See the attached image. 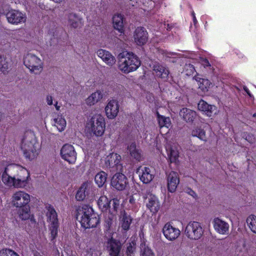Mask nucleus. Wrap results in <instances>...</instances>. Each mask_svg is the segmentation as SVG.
I'll return each mask as SVG.
<instances>
[{"label":"nucleus","instance_id":"obj_1","mask_svg":"<svg viewBox=\"0 0 256 256\" xmlns=\"http://www.w3.org/2000/svg\"><path fill=\"white\" fill-rule=\"evenodd\" d=\"M40 144L34 132L31 130L26 131L22 139L20 148L25 158L33 160L38 154Z\"/></svg>","mask_w":256,"mask_h":256},{"label":"nucleus","instance_id":"obj_2","mask_svg":"<svg viewBox=\"0 0 256 256\" xmlns=\"http://www.w3.org/2000/svg\"><path fill=\"white\" fill-rule=\"evenodd\" d=\"M118 68L125 74L136 70L140 66L141 62L138 56L132 52H127L124 55L119 54Z\"/></svg>","mask_w":256,"mask_h":256},{"label":"nucleus","instance_id":"obj_3","mask_svg":"<svg viewBox=\"0 0 256 256\" xmlns=\"http://www.w3.org/2000/svg\"><path fill=\"white\" fill-rule=\"evenodd\" d=\"M79 216H80L81 225L85 228H95L100 222L98 215L87 205L84 206L78 212L77 218Z\"/></svg>","mask_w":256,"mask_h":256},{"label":"nucleus","instance_id":"obj_4","mask_svg":"<svg viewBox=\"0 0 256 256\" xmlns=\"http://www.w3.org/2000/svg\"><path fill=\"white\" fill-rule=\"evenodd\" d=\"M47 210L46 216H48V221L50 224L49 229L50 232V238L52 240H53L58 235L59 227L58 215L53 207L48 206Z\"/></svg>","mask_w":256,"mask_h":256},{"label":"nucleus","instance_id":"obj_5","mask_svg":"<svg viewBox=\"0 0 256 256\" xmlns=\"http://www.w3.org/2000/svg\"><path fill=\"white\" fill-rule=\"evenodd\" d=\"M186 236L192 240H198L204 234L202 224L197 222H190L186 227L184 230Z\"/></svg>","mask_w":256,"mask_h":256},{"label":"nucleus","instance_id":"obj_6","mask_svg":"<svg viewBox=\"0 0 256 256\" xmlns=\"http://www.w3.org/2000/svg\"><path fill=\"white\" fill-rule=\"evenodd\" d=\"M24 64L31 72L39 74L42 69L40 58L34 54H28L24 58Z\"/></svg>","mask_w":256,"mask_h":256},{"label":"nucleus","instance_id":"obj_7","mask_svg":"<svg viewBox=\"0 0 256 256\" xmlns=\"http://www.w3.org/2000/svg\"><path fill=\"white\" fill-rule=\"evenodd\" d=\"M92 131L97 136H102L105 130L106 123L104 118L100 114L95 115L92 118Z\"/></svg>","mask_w":256,"mask_h":256},{"label":"nucleus","instance_id":"obj_8","mask_svg":"<svg viewBox=\"0 0 256 256\" xmlns=\"http://www.w3.org/2000/svg\"><path fill=\"white\" fill-rule=\"evenodd\" d=\"M12 204L16 208H22L28 206L30 202V196L24 191L16 192L12 196Z\"/></svg>","mask_w":256,"mask_h":256},{"label":"nucleus","instance_id":"obj_9","mask_svg":"<svg viewBox=\"0 0 256 256\" xmlns=\"http://www.w3.org/2000/svg\"><path fill=\"white\" fill-rule=\"evenodd\" d=\"M20 168V171L14 176V188H22L26 186L30 178V174L28 170L24 168L16 166Z\"/></svg>","mask_w":256,"mask_h":256},{"label":"nucleus","instance_id":"obj_10","mask_svg":"<svg viewBox=\"0 0 256 256\" xmlns=\"http://www.w3.org/2000/svg\"><path fill=\"white\" fill-rule=\"evenodd\" d=\"M110 184L115 189L122 190L128 184V178L123 174L118 172L112 177Z\"/></svg>","mask_w":256,"mask_h":256},{"label":"nucleus","instance_id":"obj_11","mask_svg":"<svg viewBox=\"0 0 256 256\" xmlns=\"http://www.w3.org/2000/svg\"><path fill=\"white\" fill-rule=\"evenodd\" d=\"M162 232L165 238L170 241L176 240L180 234V231L178 228L173 226L168 222L164 224Z\"/></svg>","mask_w":256,"mask_h":256},{"label":"nucleus","instance_id":"obj_12","mask_svg":"<svg viewBox=\"0 0 256 256\" xmlns=\"http://www.w3.org/2000/svg\"><path fill=\"white\" fill-rule=\"evenodd\" d=\"M6 18L8 22L18 24L24 22L26 20V16L18 10H12L6 14Z\"/></svg>","mask_w":256,"mask_h":256},{"label":"nucleus","instance_id":"obj_13","mask_svg":"<svg viewBox=\"0 0 256 256\" xmlns=\"http://www.w3.org/2000/svg\"><path fill=\"white\" fill-rule=\"evenodd\" d=\"M134 38L136 44L143 46L148 42V32L144 28L138 27L134 32Z\"/></svg>","mask_w":256,"mask_h":256},{"label":"nucleus","instance_id":"obj_14","mask_svg":"<svg viewBox=\"0 0 256 256\" xmlns=\"http://www.w3.org/2000/svg\"><path fill=\"white\" fill-rule=\"evenodd\" d=\"M119 107L118 100H110L105 108V112L108 118L109 119L115 118L119 112Z\"/></svg>","mask_w":256,"mask_h":256},{"label":"nucleus","instance_id":"obj_15","mask_svg":"<svg viewBox=\"0 0 256 256\" xmlns=\"http://www.w3.org/2000/svg\"><path fill=\"white\" fill-rule=\"evenodd\" d=\"M166 180L168 191L170 192H174L180 183L178 174L175 172H170L167 174Z\"/></svg>","mask_w":256,"mask_h":256},{"label":"nucleus","instance_id":"obj_16","mask_svg":"<svg viewBox=\"0 0 256 256\" xmlns=\"http://www.w3.org/2000/svg\"><path fill=\"white\" fill-rule=\"evenodd\" d=\"M60 154L64 160H76V152L71 144H64L61 148Z\"/></svg>","mask_w":256,"mask_h":256},{"label":"nucleus","instance_id":"obj_17","mask_svg":"<svg viewBox=\"0 0 256 256\" xmlns=\"http://www.w3.org/2000/svg\"><path fill=\"white\" fill-rule=\"evenodd\" d=\"M92 190V188L91 183L88 182H84L78 190L76 195V198L78 201L82 200Z\"/></svg>","mask_w":256,"mask_h":256},{"label":"nucleus","instance_id":"obj_18","mask_svg":"<svg viewBox=\"0 0 256 256\" xmlns=\"http://www.w3.org/2000/svg\"><path fill=\"white\" fill-rule=\"evenodd\" d=\"M200 110L203 112L206 115L210 117L218 112L217 108L214 105L208 104L204 100H200L198 106Z\"/></svg>","mask_w":256,"mask_h":256},{"label":"nucleus","instance_id":"obj_19","mask_svg":"<svg viewBox=\"0 0 256 256\" xmlns=\"http://www.w3.org/2000/svg\"><path fill=\"white\" fill-rule=\"evenodd\" d=\"M214 227L216 231L220 234H228V224L218 218L214 220Z\"/></svg>","mask_w":256,"mask_h":256},{"label":"nucleus","instance_id":"obj_20","mask_svg":"<svg viewBox=\"0 0 256 256\" xmlns=\"http://www.w3.org/2000/svg\"><path fill=\"white\" fill-rule=\"evenodd\" d=\"M108 250L110 256H118L122 248L120 242L113 238L108 242Z\"/></svg>","mask_w":256,"mask_h":256},{"label":"nucleus","instance_id":"obj_21","mask_svg":"<svg viewBox=\"0 0 256 256\" xmlns=\"http://www.w3.org/2000/svg\"><path fill=\"white\" fill-rule=\"evenodd\" d=\"M97 54L108 66H112L116 62L115 58L110 52L106 50L100 49L98 50Z\"/></svg>","mask_w":256,"mask_h":256},{"label":"nucleus","instance_id":"obj_22","mask_svg":"<svg viewBox=\"0 0 256 256\" xmlns=\"http://www.w3.org/2000/svg\"><path fill=\"white\" fill-rule=\"evenodd\" d=\"M119 220L120 224L122 230H129L132 220V218L130 214H127L124 210L121 211Z\"/></svg>","mask_w":256,"mask_h":256},{"label":"nucleus","instance_id":"obj_23","mask_svg":"<svg viewBox=\"0 0 256 256\" xmlns=\"http://www.w3.org/2000/svg\"><path fill=\"white\" fill-rule=\"evenodd\" d=\"M154 70L156 73V76L160 78L164 81L168 80L170 74L168 68L160 64H156L154 66Z\"/></svg>","mask_w":256,"mask_h":256},{"label":"nucleus","instance_id":"obj_24","mask_svg":"<svg viewBox=\"0 0 256 256\" xmlns=\"http://www.w3.org/2000/svg\"><path fill=\"white\" fill-rule=\"evenodd\" d=\"M146 206L152 212L156 214L159 210L160 204L158 198L155 196L150 195L148 198Z\"/></svg>","mask_w":256,"mask_h":256},{"label":"nucleus","instance_id":"obj_25","mask_svg":"<svg viewBox=\"0 0 256 256\" xmlns=\"http://www.w3.org/2000/svg\"><path fill=\"white\" fill-rule=\"evenodd\" d=\"M124 15L120 14H115L112 17L114 28L120 33L124 32Z\"/></svg>","mask_w":256,"mask_h":256},{"label":"nucleus","instance_id":"obj_26","mask_svg":"<svg viewBox=\"0 0 256 256\" xmlns=\"http://www.w3.org/2000/svg\"><path fill=\"white\" fill-rule=\"evenodd\" d=\"M122 161H106L105 166L110 172H123L125 166Z\"/></svg>","mask_w":256,"mask_h":256},{"label":"nucleus","instance_id":"obj_27","mask_svg":"<svg viewBox=\"0 0 256 256\" xmlns=\"http://www.w3.org/2000/svg\"><path fill=\"white\" fill-rule=\"evenodd\" d=\"M180 114L187 122H193L196 116L195 111L188 108H182L180 110Z\"/></svg>","mask_w":256,"mask_h":256},{"label":"nucleus","instance_id":"obj_28","mask_svg":"<svg viewBox=\"0 0 256 256\" xmlns=\"http://www.w3.org/2000/svg\"><path fill=\"white\" fill-rule=\"evenodd\" d=\"M82 19L76 14L70 13L68 16L69 24L74 28H77L82 24Z\"/></svg>","mask_w":256,"mask_h":256},{"label":"nucleus","instance_id":"obj_29","mask_svg":"<svg viewBox=\"0 0 256 256\" xmlns=\"http://www.w3.org/2000/svg\"><path fill=\"white\" fill-rule=\"evenodd\" d=\"M153 178L154 176L148 168L144 167L142 169V174H140V178L144 184L150 182Z\"/></svg>","mask_w":256,"mask_h":256},{"label":"nucleus","instance_id":"obj_30","mask_svg":"<svg viewBox=\"0 0 256 256\" xmlns=\"http://www.w3.org/2000/svg\"><path fill=\"white\" fill-rule=\"evenodd\" d=\"M128 150L130 156L135 159V160H140L141 158V150L136 148V142H132L129 146H128Z\"/></svg>","mask_w":256,"mask_h":256},{"label":"nucleus","instance_id":"obj_31","mask_svg":"<svg viewBox=\"0 0 256 256\" xmlns=\"http://www.w3.org/2000/svg\"><path fill=\"white\" fill-rule=\"evenodd\" d=\"M158 125L160 128H168L171 126V121L168 117L160 115L158 112L156 113Z\"/></svg>","mask_w":256,"mask_h":256},{"label":"nucleus","instance_id":"obj_32","mask_svg":"<svg viewBox=\"0 0 256 256\" xmlns=\"http://www.w3.org/2000/svg\"><path fill=\"white\" fill-rule=\"evenodd\" d=\"M102 98V95L100 92L96 91L93 92L86 100V103L88 106H93L98 102Z\"/></svg>","mask_w":256,"mask_h":256},{"label":"nucleus","instance_id":"obj_33","mask_svg":"<svg viewBox=\"0 0 256 256\" xmlns=\"http://www.w3.org/2000/svg\"><path fill=\"white\" fill-rule=\"evenodd\" d=\"M192 136L194 137H197L204 142L207 141V137L205 130L201 127H196L192 131Z\"/></svg>","mask_w":256,"mask_h":256},{"label":"nucleus","instance_id":"obj_34","mask_svg":"<svg viewBox=\"0 0 256 256\" xmlns=\"http://www.w3.org/2000/svg\"><path fill=\"white\" fill-rule=\"evenodd\" d=\"M98 208L102 212L106 211L110 206V201L106 196L100 197L97 202Z\"/></svg>","mask_w":256,"mask_h":256},{"label":"nucleus","instance_id":"obj_35","mask_svg":"<svg viewBox=\"0 0 256 256\" xmlns=\"http://www.w3.org/2000/svg\"><path fill=\"white\" fill-rule=\"evenodd\" d=\"M168 160H178L179 152L176 147L170 146L166 148Z\"/></svg>","mask_w":256,"mask_h":256},{"label":"nucleus","instance_id":"obj_36","mask_svg":"<svg viewBox=\"0 0 256 256\" xmlns=\"http://www.w3.org/2000/svg\"><path fill=\"white\" fill-rule=\"evenodd\" d=\"M54 126L56 127L59 132L63 131L66 126V121L62 115H58L56 118H54Z\"/></svg>","mask_w":256,"mask_h":256},{"label":"nucleus","instance_id":"obj_37","mask_svg":"<svg viewBox=\"0 0 256 256\" xmlns=\"http://www.w3.org/2000/svg\"><path fill=\"white\" fill-rule=\"evenodd\" d=\"M18 210V214L20 218L22 220H26L30 218V208L29 206H26L20 208Z\"/></svg>","mask_w":256,"mask_h":256},{"label":"nucleus","instance_id":"obj_38","mask_svg":"<svg viewBox=\"0 0 256 256\" xmlns=\"http://www.w3.org/2000/svg\"><path fill=\"white\" fill-rule=\"evenodd\" d=\"M106 178L107 174L104 172H100L96 175L94 180L98 186L102 187L106 182Z\"/></svg>","mask_w":256,"mask_h":256},{"label":"nucleus","instance_id":"obj_39","mask_svg":"<svg viewBox=\"0 0 256 256\" xmlns=\"http://www.w3.org/2000/svg\"><path fill=\"white\" fill-rule=\"evenodd\" d=\"M8 168H6L5 171L2 174V182L6 186H14V177H12L7 174L6 170Z\"/></svg>","mask_w":256,"mask_h":256},{"label":"nucleus","instance_id":"obj_40","mask_svg":"<svg viewBox=\"0 0 256 256\" xmlns=\"http://www.w3.org/2000/svg\"><path fill=\"white\" fill-rule=\"evenodd\" d=\"M246 224L250 229L256 234V216L251 214L246 219Z\"/></svg>","mask_w":256,"mask_h":256},{"label":"nucleus","instance_id":"obj_41","mask_svg":"<svg viewBox=\"0 0 256 256\" xmlns=\"http://www.w3.org/2000/svg\"><path fill=\"white\" fill-rule=\"evenodd\" d=\"M120 207V200L118 198H113L110 200V206L108 208L110 212L115 214Z\"/></svg>","mask_w":256,"mask_h":256},{"label":"nucleus","instance_id":"obj_42","mask_svg":"<svg viewBox=\"0 0 256 256\" xmlns=\"http://www.w3.org/2000/svg\"><path fill=\"white\" fill-rule=\"evenodd\" d=\"M10 68V64L6 60V58L0 56V70L4 74L8 72Z\"/></svg>","mask_w":256,"mask_h":256},{"label":"nucleus","instance_id":"obj_43","mask_svg":"<svg viewBox=\"0 0 256 256\" xmlns=\"http://www.w3.org/2000/svg\"><path fill=\"white\" fill-rule=\"evenodd\" d=\"M113 223V216L111 215L109 216L108 218H105L104 223V227L105 228L106 230L108 232H110V230L112 227Z\"/></svg>","mask_w":256,"mask_h":256},{"label":"nucleus","instance_id":"obj_44","mask_svg":"<svg viewBox=\"0 0 256 256\" xmlns=\"http://www.w3.org/2000/svg\"><path fill=\"white\" fill-rule=\"evenodd\" d=\"M210 82L208 79L200 78L198 80V86L202 90H206L210 85Z\"/></svg>","mask_w":256,"mask_h":256},{"label":"nucleus","instance_id":"obj_45","mask_svg":"<svg viewBox=\"0 0 256 256\" xmlns=\"http://www.w3.org/2000/svg\"><path fill=\"white\" fill-rule=\"evenodd\" d=\"M0 256H19L14 251L9 249L5 248L0 250Z\"/></svg>","mask_w":256,"mask_h":256},{"label":"nucleus","instance_id":"obj_46","mask_svg":"<svg viewBox=\"0 0 256 256\" xmlns=\"http://www.w3.org/2000/svg\"><path fill=\"white\" fill-rule=\"evenodd\" d=\"M142 256H154L152 250L148 246H144L142 250Z\"/></svg>","mask_w":256,"mask_h":256},{"label":"nucleus","instance_id":"obj_47","mask_svg":"<svg viewBox=\"0 0 256 256\" xmlns=\"http://www.w3.org/2000/svg\"><path fill=\"white\" fill-rule=\"evenodd\" d=\"M185 70L186 75L192 74L195 70L194 67L192 64H189L186 65L185 67Z\"/></svg>","mask_w":256,"mask_h":256},{"label":"nucleus","instance_id":"obj_48","mask_svg":"<svg viewBox=\"0 0 256 256\" xmlns=\"http://www.w3.org/2000/svg\"><path fill=\"white\" fill-rule=\"evenodd\" d=\"M244 136L245 137V139L250 143H253L254 141V135L250 133L244 132Z\"/></svg>","mask_w":256,"mask_h":256},{"label":"nucleus","instance_id":"obj_49","mask_svg":"<svg viewBox=\"0 0 256 256\" xmlns=\"http://www.w3.org/2000/svg\"><path fill=\"white\" fill-rule=\"evenodd\" d=\"M88 252L91 254L92 256H98L99 252L94 248H90Z\"/></svg>","mask_w":256,"mask_h":256},{"label":"nucleus","instance_id":"obj_50","mask_svg":"<svg viewBox=\"0 0 256 256\" xmlns=\"http://www.w3.org/2000/svg\"><path fill=\"white\" fill-rule=\"evenodd\" d=\"M110 158H113L114 160H121V156L120 154L114 152L110 154Z\"/></svg>","mask_w":256,"mask_h":256},{"label":"nucleus","instance_id":"obj_51","mask_svg":"<svg viewBox=\"0 0 256 256\" xmlns=\"http://www.w3.org/2000/svg\"><path fill=\"white\" fill-rule=\"evenodd\" d=\"M134 244H130L129 246L127 248L126 252L129 254H132L134 250V248L133 246Z\"/></svg>","mask_w":256,"mask_h":256},{"label":"nucleus","instance_id":"obj_52","mask_svg":"<svg viewBox=\"0 0 256 256\" xmlns=\"http://www.w3.org/2000/svg\"><path fill=\"white\" fill-rule=\"evenodd\" d=\"M186 192L190 195L192 196L193 198H196L197 196L196 193L190 188H188L186 190Z\"/></svg>","mask_w":256,"mask_h":256},{"label":"nucleus","instance_id":"obj_53","mask_svg":"<svg viewBox=\"0 0 256 256\" xmlns=\"http://www.w3.org/2000/svg\"><path fill=\"white\" fill-rule=\"evenodd\" d=\"M192 21H193L194 24V26H196V25L198 24V21H197V20L196 18L195 13H194V11H192Z\"/></svg>","mask_w":256,"mask_h":256},{"label":"nucleus","instance_id":"obj_54","mask_svg":"<svg viewBox=\"0 0 256 256\" xmlns=\"http://www.w3.org/2000/svg\"><path fill=\"white\" fill-rule=\"evenodd\" d=\"M202 64H203L204 67H205V68L211 66L208 60L206 58H204V60Z\"/></svg>","mask_w":256,"mask_h":256},{"label":"nucleus","instance_id":"obj_55","mask_svg":"<svg viewBox=\"0 0 256 256\" xmlns=\"http://www.w3.org/2000/svg\"><path fill=\"white\" fill-rule=\"evenodd\" d=\"M46 102L48 105L52 104V98L50 96H48L46 97Z\"/></svg>","mask_w":256,"mask_h":256},{"label":"nucleus","instance_id":"obj_56","mask_svg":"<svg viewBox=\"0 0 256 256\" xmlns=\"http://www.w3.org/2000/svg\"><path fill=\"white\" fill-rule=\"evenodd\" d=\"M244 90L248 94V95L252 98L253 96V95L250 92V90H248V88L246 86L244 87Z\"/></svg>","mask_w":256,"mask_h":256},{"label":"nucleus","instance_id":"obj_57","mask_svg":"<svg viewBox=\"0 0 256 256\" xmlns=\"http://www.w3.org/2000/svg\"><path fill=\"white\" fill-rule=\"evenodd\" d=\"M165 26H166V30L168 31L170 30L174 27L173 24H165Z\"/></svg>","mask_w":256,"mask_h":256},{"label":"nucleus","instance_id":"obj_58","mask_svg":"<svg viewBox=\"0 0 256 256\" xmlns=\"http://www.w3.org/2000/svg\"><path fill=\"white\" fill-rule=\"evenodd\" d=\"M54 106H55V107H56V110H60V106H58V102H56Z\"/></svg>","mask_w":256,"mask_h":256},{"label":"nucleus","instance_id":"obj_59","mask_svg":"<svg viewBox=\"0 0 256 256\" xmlns=\"http://www.w3.org/2000/svg\"><path fill=\"white\" fill-rule=\"evenodd\" d=\"M194 79L196 80L198 82V80H200V77H198V76H194Z\"/></svg>","mask_w":256,"mask_h":256},{"label":"nucleus","instance_id":"obj_60","mask_svg":"<svg viewBox=\"0 0 256 256\" xmlns=\"http://www.w3.org/2000/svg\"><path fill=\"white\" fill-rule=\"evenodd\" d=\"M252 116L254 118H256V112L254 113L253 114H252Z\"/></svg>","mask_w":256,"mask_h":256},{"label":"nucleus","instance_id":"obj_61","mask_svg":"<svg viewBox=\"0 0 256 256\" xmlns=\"http://www.w3.org/2000/svg\"><path fill=\"white\" fill-rule=\"evenodd\" d=\"M70 164H73L74 161H68Z\"/></svg>","mask_w":256,"mask_h":256}]
</instances>
